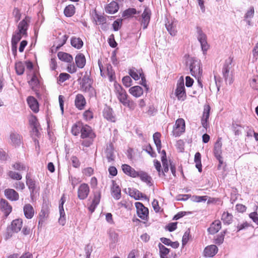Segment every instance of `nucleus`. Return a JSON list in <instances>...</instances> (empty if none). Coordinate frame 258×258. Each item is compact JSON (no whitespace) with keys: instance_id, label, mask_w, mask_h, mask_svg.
<instances>
[{"instance_id":"obj_1","label":"nucleus","mask_w":258,"mask_h":258,"mask_svg":"<svg viewBox=\"0 0 258 258\" xmlns=\"http://www.w3.org/2000/svg\"><path fill=\"white\" fill-rule=\"evenodd\" d=\"M114 92L117 98L124 106L128 107L130 109L134 110L136 107L135 103L128 98L125 90L119 84H114Z\"/></svg>"},{"instance_id":"obj_2","label":"nucleus","mask_w":258,"mask_h":258,"mask_svg":"<svg viewBox=\"0 0 258 258\" xmlns=\"http://www.w3.org/2000/svg\"><path fill=\"white\" fill-rule=\"evenodd\" d=\"M28 21L29 20L26 18L19 23L17 30L13 34L12 43L18 44L23 37H26L27 35Z\"/></svg>"},{"instance_id":"obj_3","label":"nucleus","mask_w":258,"mask_h":258,"mask_svg":"<svg viewBox=\"0 0 258 258\" xmlns=\"http://www.w3.org/2000/svg\"><path fill=\"white\" fill-rule=\"evenodd\" d=\"M233 58L229 57L225 60L222 69V74L225 81L229 85L233 82Z\"/></svg>"},{"instance_id":"obj_4","label":"nucleus","mask_w":258,"mask_h":258,"mask_svg":"<svg viewBox=\"0 0 258 258\" xmlns=\"http://www.w3.org/2000/svg\"><path fill=\"white\" fill-rule=\"evenodd\" d=\"M190 72L192 76L195 78H200L202 74V69L200 67V61L195 58H189L187 62Z\"/></svg>"},{"instance_id":"obj_5","label":"nucleus","mask_w":258,"mask_h":258,"mask_svg":"<svg viewBox=\"0 0 258 258\" xmlns=\"http://www.w3.org/2000/svg\"><path fill=\"white\" fill-rule=\"evenodd\" d=\"M185 131V121L182 118H178L175 122L172 131L175 137L180 136Z\"/></svg>"},{"instance_id":"obj_6","label":"nucleus","mask_w":258,"mask_h":258,"mask_svg":"<svg viewBox=\"0 0 258 258\" xmlns=\"http://www.w3.org/2000/svg\"><path fill=\"white\" fill-rule=\"evenodd\" d=\"M222 143L221 142V139L218 138L215 144L214 148V155L219 162V165L218 166V168H219L221 166V164L223 163L222 157L221 156L222 152Z\"/></svg>"},{"instance_id":"obj_7","label":"nucleus","mask_w":258,"mask_h":258,"mask_svg":"<svg viewBox=\"0 0 258 258\" xmlns=\"http://www.w3.org/2000/svg\"><path fill=\"white\" fill-rule=\"evenodd\" d=\"M135 206L138 217L142 220H147L149 215L148 208H146L142 203L140 202H136Z\"/></svg>"},{"instance_id":"obj_8","label":"nucleus","mask_w":258,"mask_h":258,"mask_svg":"<svg viewBox=\"0 0 258 258\" xmlns=\"http://www.w3.org/2000/svg\"><path fill=\"white\" fill-rule=\"evenodd\" d=\"M175 94L178 100H184L186 97L183 79L177 84Z\"/></svg>"},{"instance_id":"obj_9","label":"nucleus","mask_w":258,"mask_h":258,"mask_svg":"<svg viewBox=\"0 0 258 258\" xmlns=\"http://www.w3.org/2000/svg\"><path fill=\"white\" fill-rule=\"evenodd\" d=\"M90 188L86 183L81 184L78 189V197L80 200L86 199L89 194Z\"/></svg>"},{"instance_id":"obj_10","label":"nucleus","mask_w":258,"mask_h":258,"mask_svg":"<svg viewBox=\"0 0 258 258\" xmlns=\"http://www.w3.org/2000/svg\"><path fill=\"white\" fill-rule=\"evenodd\" d=\"M66 202V199L64 197V195H63L61 197L59 204V215L60 217L58 220V222L61 225H64L66 223V219H65V213L63 209V204Z\"/></svg>"},{"instance_id":"obj_11","label":"nucleus","mask_w":258,"mask_h":258,"mask_svg":"<svg viewBox=\"0 0 258 258\" xmlns=\"http://www.w3.org/2000/svg\"><path fill=\"white\" fill-rule=\"evenodd\" d=\"M81 133V137L83 139L89 138L92 139L95 137V134L93 133L91 128L87 125H83Z\"/></svg>"},{"instance_id":"obj_12","label":"nucleus","mask_w":258,"mask_h":258,"mask_svg":"<svg viewBox=\"0 0 258 258\" xmlns=\"http://www.w3.org/2000/svg\"><path fill=\"white\" fill-rule=\"evenodd\" d=\"M86 99L84 96L81 94H78L75 97V105L79 110H82L86 105Z\"/></svg>"},{"instance_id":"obj_13","label":"nucleus","mask_w":258,"mask_h":258,"mask_svg":"<svg viewBox=\"0 0 258 258\" xmlns=\"http://www.w3.org/2000/svg\"><path fill=\"white\" fill-rule=\"evenodd\" d=\"M176 25L175 22L172 19H167L165 23V27L167 30L172 36H175L176 34L177 31L176 30Z\"/></svg>"},{"instance_id":"obj_14","label":"nucleus","mask_w":258,"mask_h":258,"mask_svg":"<svg viewBox=\"0 0 258 258\" xmlns=\"http://www.w3.org/2000/svg\"><path fill=\"white\" fill-rule=\"evenodd\" d=\"M150 11L148 9L146 8L142 15L141 25L144 29L147 28L148 25L150 20Z\"/></svg>"},{"instance_id":"obj_15","label":"nucleus","mask_w":258,"mask_h":258,"mask_svg":"<svg viewBox=\"0 0 258 258\" xmlns=\"http://www.w3.org/2000/svg\"><path fill=\"white\" fill-rule=\"evenodd\" d=\"M210 107L209 105L205 106L202 117L201 119V123L202 126L207 128L208 126L207 122L210 116Z\"/></svg>"},{"instance_id":"obj_16","label":"nucleus","mask_w":258,"mask_h":258,"mask_svg":"<svg viewBox=\"0 0 258 258\" xmlns=\"http://www.w3.org/2000/svg\"><path fill=\"white\" fill-rule=\"evenodd\" d=\"M112 183L111 195L115 199L119 200L121 198V189L114 180H112Z\"/></svg>"},{"instance_id":"obj_17","label":"nucleus","mask_w":258,"mask_h":258,"mask_svg":"<svg viewBox=\"0 0 258 258\" xmlns=\"http://www.w3.org/2000/svg\"><path fill=\"white\" fill-rule=\"evenodd\" d=\"M81 88L83 91L87 92L91 88V80L88 76H84L80 83Z\"/></svg>"},{"instance_id":"obj_18","label":"nucleus","mask_w":258,"mask_h":258,"mask_svg":"<svg viewBox=\"0 0 258 258\" xmlns=\"http://www.w3.org/2000/svg\"><path fill=\"white\" fill-rule=\"evenodd\" d=\"M0 208L2 212H3L6 216H7L12 211V207L9 204L8 202L4 200L1 199L0 202Z\"/></svg>"},{"instance_id":"obj_19","label":"nucleus","mask_w":258,"mask_h":258,"mask_svg":"<svg viewBox=\"0 0 258 258\" xmlns=\"http://www.w3.org/2000/svg\"><path fill=\"white\" fill-rule=\"evenodd\" d=\"M218 251V248L215 245L207 246L204 251V255L206 257H213Z\"/></svg>"},{"instance_id":"obj_20","label":"nucleus","mask_w":258,"mask_h":258,"mask_svg":"<svg viewBox=\"0 0 258 258\" xmlns=\"http://www.w3.org/2000/svg\"><path fill=\"white\" fill-rule=\"evenodd\" d=\"M23 211L25 217L27 219H31L35 213L34 209L30 204H26L23 207Z\"/></svg>"},{"instance_id":"obj_21","label":"nucleus","mask_w":258,"mask_h":258,"mask_svg":"<svg viewBox=\"0 0 258 258\" xmlns=\"http://www.w3.org/2000/svg\"><path fill=\"white\" fill-rule=\"evenodd\" d=\"M122 169L125 174L134 178L137 177L138 171H136L131 166L127 164H123L122 165Z\"/></svg>"},{"instance_id":"obj_22","label":"nucleus","mask_w":258,"mask_h":258,"mask_svg":"<svg viewBox=\"0 0 258 258\" xmlns=\"http://www.w3.org/2000/svg\"><path fill=\"white\" fill-rule=\"evenodd\" d=\"M27 103L31 109L36 113L39 111L38 103L37 100L32 96H29L27 98Z\"/></svg>"},{"instance_id":"obj_23","label":"nucleus","mask_w":258,"mask_h":258,"mask_svg":"<svg viewBox=\"0 0 258 258\" xmlns=\"http://www.w3.org/2000/svg\"><path fill=\"white\" fill-rule=\"evenodd\" d=\"M5 194L6 197L11 201H17L19 199V194L14 189H6Z\"/></svg>"},{"instance_id":"obj_24","label":"nucleus","mask_w":258,"mask_h":258,"mask_svg":"<svg viewBox=\"0 0 258 258\" xmlns=\"http://www.w3.org/2000/svg\"><path fill=\"white\" fill-rule=\"evenodd\" d=\"M10 140L12 144L14 146H20L21 144V136L17 133H11L10 134Z\"/></svg>"},{"instance_id":"obj_25","label":"nucleus","mask_w":258,"mask_h":258,"mask_svg":"<svg viewBox=\"0 0 258 258\" xmlns=\"http://www.w3.org/2000/svg\"><path fill=\"white\" fill-rule=\"evenodd\" d=\"M221 228V222L219 220H216L212 223L208 230L211 234H214L218 232Z\"/></svg>"},{"instance_id":"obj_26","label":"nucleus","mask_w":258,"mask_h":258,"mask_svg":"<svg viewBox=\"0 0 258 258\" xmlns=\"http://www.w3.org/2000/svg\"><path fill=\"white\" fill-rule=\"evenodd\" d=\"M129 93L133 96L138 98L141 96L143 94V90L139 86H136L131 87L129 89Z\"/></svg>"},{"instance_id":"obj_27","label":"nucleus","mask_w":258,"mask_h":258,"mask_svg":"<svg viewBox=\"0 0 258 258\" xmlns=\"http://www.w3.org/2000/svg\"><path fill=\"white\" fill-rule=\"evenodd\" d=\"M105 154L108 162H111L114 160V149L112 143H110L107 146Z\"/></svg>"},{"instance_id":"obj_28","label":"nucleus","mask_w":258,"mask_h":258,"mask_svg":"<svg viewBox=\"0 0 258 258\" xmlns=\"http://www.w3.org/2000/svg\"><path fill=\"white\" fill-rule=\"evenodd\" d=\"M119 6L118 4L115 2H112L109 4L105 8L106 12L113 14H115L118 11Z\"/></svg>"},{"instance_id":"obj_29","label":"nucleus","mask_w":258,"mask_h":258,"mask_svg":"<svg viewBox=\"0 0 258 258\" xmlns=\"http://www.w3.org/2000/svg\"><path fill=\"white\" fill-rule=\"evenodd\" d=\"M124 191L135 200H138L140 197H142V194L135 188H128L127 189H125Z\"/></svg>"},{"instance_id":"obj_30","label":"nucleus","mask_w":258,"mask_h":258,"mask_svg":"<svg viewBox=\"0 0 258 258\" xmlns=\"http://www.w3.org/2000/svg\"><path fill=\"white\" fill-rule=\"evenodd\" d=\"M137 177H140L142 181L147 183L148 185H151L152 178L146 172L143 171H138Z\"/></svg>"},{"instance_id":"obj_31","label":"nucleus","mask_w":258,"mask_h":258,"mask_svg":"<svg viewBox=\"0 0 258 258\" xmlns=\"http://www.w3.org/2000/svg\"><path fill=\"white\" fill-rule=\"evenodd\" d=\"M77 66L79 68H83L86 64V58L82 53L78 54L75 57Z\"/></svg>"},{"instance_id":"obj_32","label":"nucleus","mask_w":258,"mask_h":258,"mask_svg":"<svg viewBox=\"0 0 258 258\" xmlns=\"http://www.w3.org/2000/svg\"><path fill=\"white\" fill-rule=\"evenodd\" d=\"M22 220L21 219L13 220L11 224L12 230L15 232L20 231L22 227Z\"/></svg>"},{"instance_id":"obj_33","label":"nucleus","mask_w":258,"mask_h":258,"mask_svg":"<svg viewBox=\"0 0 258 258\" xmlns=\"http://www.w3.org/2000/svg\"><path fill=\"white\" fill-rule=\"evenodd\" d=\"M254 10L253 7H250L244 15V19L248 25H250V20L254 16Z\"/></svg>"},{"instance_id":"obj_34","label":"nucleus","mask_w":258,"mask_h":258,"mask_svg":"<svg viewBox=\"0 0 258 258\" xmlns=\"http://www.w3.org/2000/svg\"><path fill=\"white\" fill-rule=\"evenodd\" d=\"M71 45L77 49H80L83 45V42L80 38L73 37L71 38Z\"/></svg>"},{"instance_id":"obj_35","label":"nucleus","mask_w":258,"mask_h":258,"mask_svg":"<svg viewBox=\"0 0 258 258\" xmlns=\"http://www.w3.org/2000/svg\"><path fill=\"white\" fill-rule=\"evenodd\" d=\"M57 56L60 60L67 62H70L73 59L71 55L63 52H59Z\"/></svg>"},{"instance_id":"obj_36","label":"nucleus","mask_w":258,"mask_h":258,"mask_svg":"<svg viewBox=\"0 0 258 258\" xmlns=\"http://www.w3.org/2000/svg\"><path fill=\"white\" fill-rule=\"evenodd\" d=\"M103 115L105 118L107 120L115 122V117L112 114V110L109 108H106L103 111Z\"/></svg>"},{"instance_id":"obj_37","label":"nucleus","mask_w":258,"mask_h":258,"mask_svg":"<svg viewBox=\"0 0 258 258\" xmlns=\"http://www.w3.org/2000/svg\"><path fill=\"white\" fill-rule=\"evenodd\" d=\"M160 133L156 132L153 135V137L154 143L156 145L157 150L159 153L160 152V150L161 149V143L160 139Z\"/></svg>"},{"instance_id":"obj_38","label":"nucleus","mask_w":258,"mask_h":258,"mask_svg":"<svg viewBox=\"0 0 258 258\" xmlns=\"http://www.w3.org/2000/svg\"><path fill=\"white\" fill-rule=\"evenodd\" d=\"M26 184L30 190L31 196H33L35 189V182L28 175L26 176Z\"/></svg>"},{"instance_id":"obj_39","label":"nucleus","mask_w":258,"mask_h":258,"mask_svg":"<svg viewBox=\"0 0 258 258\" xmlns=\"http://www.w3.org/2000/svg\"><path fill=\"white\" fill-rule=\"evenodd\" d=\"M232 214L228 212H224L222 215L221 219L224 224L228 225L232 222Z\"/></svg>"},{"instance_id":"obj_40","label":"nucleus","mask_w":258,"mask_h":258,"mask_svg":"<svg viewBox=\"0 0 258 258\" xmlns=\"http://www.w3.org/2000/svg\"><path fill=\"white\" fill-rule=\"evenodd\" d=\"M75 12V7L72 5L67 6L64 10V14L67 17L72 16Z\"/></svg>"},{"instance_id":"obj_41","label":"nucleus","mask_w":258,"mask_h":258,"mask_svg":"<svg viewBox=\"0 0 258 258\" xmlns=\"http://www.w3.org/2000/svg\"><path fill=\"white\" fill-rule=\"evenodd\" d=\"M15 70L16 73L18 75L23 74L25 70V66L23 63L21 61H18L15 63Z\"/></svg>"},{"instance_id":"obj_42","label":"nucleus","mask_w":258,"mask_h":258,"mask_svg":"<svg viewBox=\"0 0 258 258\" xmlns=\"http://www.w3.org/2000/svg\"><path fill=\"white\" fill-rule=\"evenodd\" d=\"M29 122L30 124L32 126L33 132L37 133L38 132V127L39 126V123L36 117L34 116H31L29 120Z\"/></svg>"},{"instance_id":"obj_43","label":"nucleus","mask_w":258,"mask_h":258,"mask_svg":"<svg viewBox=\"0 0 258 258\" xmlns=\"http://www.w3.org/2000/svg\"><path fill=\"white\" fill-rule=\"evenodd\" d=\"M29 84L33 90L38 87L39 84V82L36 75H34L32 76L30 81H29Z\"/></svg>"},{"instance_id":"obj_44","label":"nucleus","mask_w":258,"mask_h":258,"mask_svg":"<svg viewBox=\"0 0 258 258\" xmlns=\"http://www.w3.org/2000/svg\"><path fill=\"white\" fill-rule=\"evenodd\" d=\"M83 125V124L80 123L74 124L72 128V134L75 136L78 135L80 132H81Z\"/></svg>"},{"instance_id":"obj_45","label":"nucleus","mask_w":258,"mask_h":258,"mask_svg":"<svg viewBox=\"0 0 258 258\" xmlns=\"http://www.w3.org/2000/svg\"><path fill=\"white\" fill-rule=\"evenodd\" d=\"M162 165H163V169H162V175L165 176V173H166L169 170V166H170V161H168L167 159L161 160Z\"/></svg>"},{"instance_id":"obj_46","label":"nucleus","mask_w":258,"mask_h":258,"mask_svg":"<svg viewBox=\"0 0 258 258\" xmlns=\"http://www.w3.org/2000/svg\"><path fill=\"white\" fill-rule=\"evenodd\" d=\"M140 74H143L140 71L139 73L138 72L137 70L135 68L131 69L129 72L130 75L135 80H138L140 79L141 76Z\"/></svg>"},{"instance_id":"obj_47","label":"nucleus","mask_w":258,"mask_h":258,"mask_svg":"<svg viewBox=\"0 0 258 258\" xmlns=\"http://www.w3.org/2000/svg\"><path fill=\"white\" fill-rule=\"evenodd\" d=\"M106 69L110 81H113L115 79V75L114 72L112 70L111 66L110 64H107Z\"/></svg>"},{"instance_id":"obj_48","label":"nucleus","mask_w":258,"mask_h":258,"mask_svg":"<svg viewBox=\"0 0 258 258\" xmlns=\"http://www.w3.org/2000/svg\"><path fill=\"white\" fill-rule=\"evenodd\" d=\"M197 38L199 41L202 42L203 41L207 40V36L203 32L201 28L198 27L197 28Z\"/></svg>"},{"instance_id":"obj_49","label":"nucleus","mask_w":258,"mask_h":258,"mask_svg":"<svg viewBox=\"0 0 258 258\" xmlns=\"http://www.w3.org/2000/svg\"><path fill=\"white\" fill-rule=\"evenodd\" d=\"M13 167L14 169L18 170L20 172L26 171L27 170V167L24 164L17 162L13 165Z\"/></svg>"},{"instance_id":"obj_50","label":"nucleus","mask_w":258,"mask_h":258,"mask_svg":"<svg viewBox=\"0 0 258 258\" xmlns=\"http://www.w3.org/2000/svg\"><path fill=\"white\" fill-rule=\"evenodd\" d=\"M137 11L134 8H129L124 11L122 14L123 17H129L132 15L136 14Z\"/></svg>"},{"instance_id":"obj_51","label":"nucleus","mask_w":258,"mask_h":258,"mask_svg":"<svg viewBox=\"0 0 258 258\" xmlns=\"http://www.w3.org/2000/svg\"><path fill=\"white\" fill-rule=\"evenodd\" d=\"M71 77V76L67 73H60L59 75V77L57 79V82L59 83H63L66 80L69 79Z\"/></svg>"},{"instance_id":"obj_52","label":"nucleus","mask_w":258,"mask_h":258,"mask_svg":"<svg viewBox=\"0 0 258 258\" xmlns=\"http://www.w3.org/2000/svg\"><path fill=\"white\" fill-rule=\"evenodd\" d=\"M160 256L167 255L169 252V249L161 243L159 244Z\"/></svg>"},{"instance_id":"obj_53","label":"nucleus","mask_w":258,"mask_h":258,"mask_svg":"<svg viewBox=\"0 0 258 258\" xmlns=\"http://www.w3.org/2000/svg\"><path fill=\"white\" fill-rule=\"evenodd\" d=\"M250 86L256 90H258V76L254 77L250 82Z\"/></svg>"},{"instance_id":"obj_54","label":"nucleus","mask_w":258,"mask_h":258,"mask_svg":"<svg viewBox=\"0 0 258 258\" xmlns=\"http://www.w3.org/2000/svg\"><path fill=\"white\" fill-rule=\"evenodd\" d=\"M94 18L97 24H103L106 21V19L103 16L98 14H95Z\"/></svg>"},{"instance_id":"obj_55","label":"nucleus","mask_w":258,"mask_h":258,"mask_svg":"<svg viewBox=\"0 0 258 258\" xmlns=\"http://www.w3.org/2000/svg\"><path fill=\"white\" fill-rule=\"evenodd\" d=\"M9 175L11 178L14 179L20 180L22 178V176L20 173L13 171L9 172Z\"/></svg>"},{"instance_id":"obj_56","label":"nucleus","mask_w":258,"mask_h":258,"mask_svg":"<svg viewBox=\"0 0 258 258\" xmlns=\"http://www.w3.org/2000/svg\"><path fill=\"white\" fill-rule=\"evenodd\" d=\"M123 84L126 87H129L132 85V80L130 76L124 77L122 80Z\"/></svg>"},{"instance_id":"obj_57","label":"nucleus","mask_w":258,"mask_h":258,"mask_svg":"<svg viewBox=\"0 0 258 258\" xmlns=\"http://www.w3.org/2000/svg\"><path fill=\"white\" fill-rule=\"evenodd\" d=\"M154 166H155V168L158 172L159 176H162V175L161 166L160 162L157 160H155L154 161Z\"/></svg>"},{"instance_id":"obj_58","label":"nucleus","mask_w":258,"mask_h":258,"mask_svg":"<svg viewBox=\"0 0 258 258\" xmlns=\"http://www.w3.org/2000/svg\"><path fill=\"white\" fill-rule=\"evenodd\" d=\"M94 172V170L91 167H87L83 169V173L87 176H91Z\"/></svg>"},{"instance_id":"obj_59","label":"nucleus","mask_w":258,"mask_h":258,"mask_svg":"<svg viewBox=\"0 0 258 258\" xmlns=\"http://www.w3.org/2000/svg\"><path fill=\"white\" fill-rule=\"evenodd\" d=\"M13 13L16 21L18 22L19 21L21 16L20 10L18 8H15L13 10Z\"/></svg>"},{"instance_id":"obj_60","label":"nucleus","mask_w":258,"mask_h":258,"mask_svg":"<svg viewBox=\"0 0 258 258\" xmlns=\"http://www.w3.org/2000/svg\"><path fill=\"white\" fill-rule=\"evenodd\" d=\"M83 116L86 120H91L93 117V112L90 110H86L84 112Z\"/></svg>"},{"instance_id":"obj_61","label":"nucleus","mask_w":258,"mask_h":258,"mask_svg":"<svg viewBox=\"0 0 258 258\" xmlns=\"http://www.w3.org/2000/svg\"><path fill=\"white\" fill-rule=\"evenodd\" d=\"M200 44L202 51H203L204 54H205L206 52L208 50V49L209 48V45L207 43V41L205 40L200 42Z\"/></svg>"},{"instance_id":"obj_62","label":"nucleus","mask_w":258,"mask_h":258,"mask_svg":"<svg viewBox=\"0 0 258 258\" xmlns=\"http://www.w3.org/2000/svg\"><path fill=\"white\" fill-rule=\"evenodd\" d=\"M249 216L255 223L258 225V216L256 212L251 213L249 214Z\"/></svg>"},{"instance_id":"obj_63","label":"nucleus","mask_w":258,"mask_h":258,"mask_svg":"<svg viewBox=\"0 0 258 258\" xmlns=\"http://www.w3.org/2000/svg\"><path fill=\"white\" fill-rule=\"evenodd\" d=\"M71 160L72 161V165L74 167L77 168L80 166V163L79 162V160L76 157H72L71 159Z\"/></svg>"},{"instance_id":"obj_64","label":"nucleus","mask_w":258,"mask_h":258,"mask_svg":"<svg viewBox=\"0 0 258 258\" xmlns=\"http://www.w3.org/2000/svg\"><path fill=\"white\" fill-rule=\"evenodd\" d=\"M189 232L188 231H186L184 233L182 237V244L185 245L187 242L188 239H189Z\"/></svg>"}]
</instances>
